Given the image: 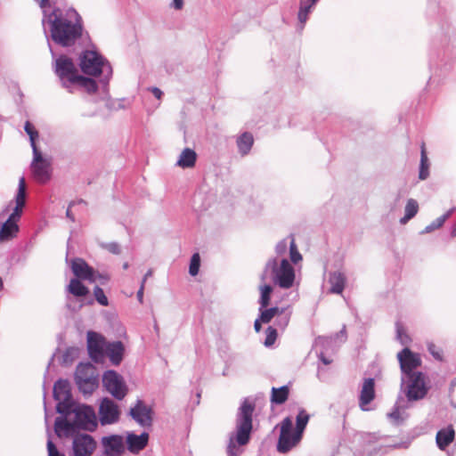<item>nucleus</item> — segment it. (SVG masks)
Returning <instances> with one entry per match:
<instances>
[{
  "mask_svg": "<svg viewBox=\"0 0 456 456\" xmlns=\"http://www.w3.org/2000/svg\"><path fill=\"white\" fill-rule=\"evenodd\" d=\"M42 23L49 25L52 39L61 46L74 45L82 35L81 17L75 9L68 10L65 17L61 12H51L49 17L42 19Z\"/></svg>",
  "mask_w": 456,
  "mask_h": 456,
  "instance_id": "f257e3e1",
  "label": "nucleus"
},
{
  "mask_svg": "<svg viewBox=\"0 0 456 456\" xmlns=\"http://www.w3.org/2000/svg\"><path fill=\"white\" fill-rule=\"evenodd\" d=\"M428 390L427 377L423 372L401 376L400 392L406 399L398 396L393 411L387 414L388 418L396 423L403 421L409 403L424 399Z\"/></svg>",
  "mask_w": 456,
  "mask_h": 456,
  "instance_id": "f03ea898",
  "label": "nucleus"
},
{
  "mask_svg": "<svg viewBox=\"0 0 456 456\" xmlns=\"http://www.w3.org/2000/svg\"><path fill=\"white\" fill-rule=\"evenodd\" d=\"M62 415L64 419L57 418L54 423V431L60 437L74 436L77 429L93 431L97 427L96 414L91 406L73 404L71 409Z\"/></svg>",
  "mask_w": 456,
  "mask_h": 456,
  "instance_id": "7ed1b4c3",
  "label": "nucleus"
},
{
  "mask_svg": "<svg viewBox=\"0 0 456 456\" xmlns=\"http://www.w3.org/2000/svg\"><path fill=\"white\" fill-rule=\"evenodd\" d=\"M254 411L255 403L245 398L237 412L235 431L229 436L227 456H240L243 452L242 447L249 442Z\"/></svg>",
  "mask_w": 456,
  "mask_h": 456,
  "instance_id": "20e7f679",
  "label": "nucleus"
},
{
  "mask_svg": "<svg viewBox=\"0 0 456 456\" xmlns=\"http://www.w3.org/2000/svg\"><path fill=\"white\" fill-rule=\"evenodd\" d=\"M269 273L273 283L281 289H290L294 284L295 270L288 261V258H282L281 261H278V259H268L260 275L261 281H265Z\"/></svg>",
  "mask_w": 456,
  "mask_h": 456,
  "instance_id": "39448f33",
  "label": "nucleus"
},
{
  "mask_svg": "<svg viewBox=\"0 0 456 456\" xmlns=\"http://www.w3.org/2000/svg\"><path fill=\"white\" fill-rule=\"evenodd\" d=\"M80 67L84 73L91 76L102 74L101 82L104 86L109 83L112 69L109 62L94 51H86L80 58Z\"/></svg>",
  "mask_w": 456,
  "mask_h": 456,
  "instance_id": "423d86ee",
  "label": "nucleus"
},
{
  "mask_svg": "<svg viewBox=\"0 0 456 456\" xmlns=\"http://www.w3.org/2000/svg\"><path fill=\"white\" fill-rule=\"evenodd\" d=\"M26 184L25 179L21 177L19 181V188L16 195V206L8 219L3 224L0 230V241L9 240L13 238L19 231L17 221L21 215V209L25 205Z\"/></svg>",
  "mask_w": 456,
  "mask_h": 456,
  "instance_id": "0eeeda50",
  "label": "nucleus"
},
{
  "mask_svg": "<svg viewBox=\"0 0 456 456\" xmlns=\"http://www.w3.org/2000/svg\"><path fill=\"white\" fill-rule=\"evenodd\" d=\"M53 69L59 77L62 87L73 94L76 81L79 77L78 71L72 60L66 55H61L54 61Z\"/></svg>",
  "mask_w": 456,
  "mask_h": 456,
  "instance_id": "6e6552de",
  "label": "nucleus"
},
{
  "mask_svg": "<svg viewBox=\"0 0 456 456\" xmlns=\"http://www.w3.org/2000/svg\"><path fill=\"white\" fill-rule=\"evenodd\" d=\"M76 383L84 395H91L98 386V374L93 364L80 363L76 370Z\"/></svg>",
  "mask_w": 456,
  "mask_h": 456,
  "instance_id": "1a4fd4ad",
  "label": "nucleus"
},
{
  "mask_svg": "<svg viewBox=\"0 0 456 456\" xmlns=\"http://www.w3.org/2000/svg\"><path fill=\"white\" fill-rule=\"evenodd\" d=\"M301 438L300 435L293 431L292 419L289 417L285 418L281 423L277 451L281 453L289 452L300 442Z\"/></svg>",
  "mask_w": 456,
  "mask_h": 456,
  "instance_id": "9d476101",
  "label": "nucleus"
},
{
  "mask_svg": "<svg viewBox=\"0 0 456 456\" xmlns=\"http://www.w3.org/2000/svg\"><path fill=\"white\" fill-rule=\"evenodd\" d=\"M53 397L58 402L56 411L60 414L69 411L74 403L71 398L70 385L68 380L59 379L53 386Z\"/></svg>",
  "mask_w": 456,
  "mask_h": 456,
  "instance_id": "9b49d317",
  "label": "nucleus"
},
{
  "mask_svg": "<svg viewBox=\"0 0 456 456\" xmlns=\"http://www.w3.org/2000/svg\"><path fill=\"white\" fill-rule=\"evenodd\" d=\"M31 171L35 179L41 183L51 178V159L44 157L37 147H34Z\"/></svg>",
  "mask_w": 456,
  "mask_h": 456,
  "instance_id": "f8f14e48",
  "label": "nucleus"
},
{
  "mask_svg": "<svg viewBox=\"0 0 456 456\" xmlns=\"http://www.w3.org/2000/svg\"><path fill=\"white\" fill-rule=\"evenodd\" d=\"M102 384L106 390L118 400H122L127 394L123 378L114 370H108L103 374Z\"/></svg>",
  "mask_w": 456,
  "mask_h": 456,
  "instance_id": "ddd939ff",
  "label": "nucleus"
},
{
  "mask_svg": "<svg viewBox=\"0 0 456 456\" xmlns=\"http://www.w3.org/2000/svg\"><path fill=\"white\" fill-rule=\"evenodd\" d=\"M400 363L401 376L421 373L418 368L421 365V358L419 354L413 353L408 347L403 348L397 354Z\"/></svg>",
  "mask_w": 456,
  "mask_h": 456,
  "instance_id": "4468645a",
  "label": "nucleus"
},
{
  "mask_svg": "<svg viewBox=\"0 0 456 456\" xmlns=\"http://www.w3.org/2000/svg\"><path fill=\"white\" fill-rule=\"evenodd\" d=\"M288 250L289 258L293 264H297L302 260V255L299 253L293 235H289L285 239L280 240L275 246V256L270 259H278L281 261L282 258H287Z\"/></svg>",
  "mask_w": 456,
  "mask_h": 456,
  "instance_id": "2eb2a0df",
  "label": "nucleus"
},
{
  "mask_svg": "<svg viewBox=\"0 0 456 456\" xmlns=\"http://www.w3.org/2000/svg\"><path fill=\"white\" fill-rule=\"evenodd\" d=\"M107 343L102 336L94 332H87V349L90 357L95 362H102L104 359V350Z\"/></svg>",
  "mask_w": 456,
  "mask_h": 456,
  "instance_id": "dca6fc26",
  "label": "nucleus"
},
{
  "mask_svg": "<svg viewBox=\"0 0 456 456\" xmlns=\"http://www.w3.org/2000/svg\"><path fill=\"white\" fill-rule=\"evenodd\" d=\"M119 419V410L117 403L109 398H103L99 407V419L102 425H110Z\"/></svg>",
  "mask_w": 456,
  "mask_h": 456,
  "instance_id": "f3484780",
  "label": "nucleus"
},
{
  "mask_svg": "<svg viewBox=\"0 0 456 456\" xmlns=\"http://www.w3.org/2000/svg\"><path fill=\"white\" fill-rule=\"evenodd\" d=\"M96 447L94 438L87 434H77L73 438L74 456H91Z\"/></svg>",
  "mask_w": 456,
  "mask_h": 456,
  "instance_id": "a211bd4d",
  "label": "nucleus"
},
{
  "mask_svg": "<svg viewBox=\"0 0 456 456\" xmlns=\"http://www.w3.org/2000/svg\"><path fill=\"white\" fill-rule=\"evenodd\" d=\"M70 268L76 279L94 282L96 272L82 258H75L70 263Z\"/></svg>",
  "mask_w": 456,
  "mask_h": 456,
  "instance_id": "6ab92c4d",
  "label": "nucleus"
},
{
  "mask_svg": "<svg viewBox=\"0 0 456 456\" xmlns=\"http://www.w3.org/2000/svg\"><path fill=\"white\" fill-rule=\"evenodd\" d=\"M375 398V381L374 379H365L362 382L359 395V407L363 411H370V403Z\"/></svg>",
  "mask_w": 456,
  "mask_h": 456,
  "instance_id": "aec40b11",
  "label": "nucleus"
},
{
  "mask_svg": "<svg viewBox=\"0 0 456 456\" xmlns=\"http://www.w3.org/2000/svg\"><path fill=\"white\" fill-rule=\"evenodd\" d=\"M151 409L141 400H138L134 407L130 410L131 417L142 427H149L151 425Z\"/></svg>",
  "mask_w": 456,
  "mask_h": 456,
  "instance_id": "412c9836",
  "label": "nucleus"
},
{
  "mask_svg": "<svg viewBox=\"0 0 456 456\" xmlns=\"http://www.w3.org/2000/svg\"><path fill=\"white\" fill-rule=\"evenodd\" d=\"M102 444L106 456H120L124 451L123 438L118 435L102 437Z\"/></svg>",
  "mask_w": 456,
  "mask_h": 456,
  "instance_id": "4be33fe9",
  "label": "nucleus"
},
{
  "mask_svg": "<svg viewBox=\"0 0 456 456\" xmlns=\"http://www.w3.org/2000/svg\"><path fill=\"white\" fill-rule=\"evenodd\" d=\"M149 435L145 432L139 436L128 433L126 436L127 449L133 453H137L147 445Z\"/></svg>",
  "mask_w": 456,
  "mask_h": 456,
  "instance_id": "5701e85b",
  "label": "nucleus"
},
{
  "mask_svg": "<svg viewBox=\"0 0 456 456\" xmlns=\"http://www.w3.org/2000/svg\"><path fill=\"white\" fill-rule=\"evenodd\" d=\"M123 353L124 346L120 341L107 343L104 350V355L106 354L115 365L119 364L122 361Z\"/></svg>",
  "mask_w": 456,
  "mask_h": 456,
  "instance_id": "b1692460",
  "label": "nucleus"
},
{
  "mask_svg": "<svg viewBox=\"0 0 456 456\" xmlns=\"http://www.w3.org/2000/svg\"><path fill=\"white\" fill-rule=\"evenodd\" d=\"M346 275L339 272H332L329 276V283L330 284V292L333 294H341L346 285Z\"/></svg>",
  "mask_w": 456,
  "mask_h": 456,
  "instance_id": "393cba45",
  "label": "nucleus"
},
{
  "mask_svg": "<svg viewBox=\"0 0 456 456\" xmlns=\"http://www.w3.org/2000/svg\"><path fill=\"white\" fill-rule=\"evenodd\" d=\"M197 159L196 152L190 148L183 150L176 161V166L182 168H191L195 166Z\"/></svg>",
  "mask_w": 456,
  "mask_h": 456,
  "instance_id": "a878e982",
  "label": "nucleus"
},
{
  "mask_svg": "<svg viewBox=\"0 0 456 456\" xmlns=\"http://www.w3.org/2000/svg\"><path fill=\"white\" fill-rule=\"evenodd\" d=\"M318 0H300L297 19L301 25V29L304 28L308 15L315 6Z\"/></svg>",
  "mask_w": 456,
  "mask_h": 456,
  "instance_id": "bb28decb",
  "label": "nucleus"
},
{
  "mask_svg": "<svg viewBox=\"0 0 456 456\" xmlns=\"http://www.w3.org/2000/svg\"><path fill=\"white\" fill-rule=\"evenodd\" d=\"M63 2L64 0H40V8L43 12V18L49 17L51 12H55V14L61 13V11L59 4Z\"/></svg>",
  "mask_w": 456,
  "mask_h": 456,
  "instance_id": "cd10ccee",
  "label": "nucleus"
},
{
  "mask_svg": "<svg viewBox=\"0 0 456 456\" xmlns=\"http://www.w3.org/2000/svg\"><path fill=\"white\" fill-rule=\"evenodd\" d=\"M454 438V430L452 428L442 429L436 434V444L439 449L444 450Z\"/></svg>",
  "mask_w": 456,
  "mask_h": 456,
  "instance_id": "c85d7f7f",
  "label": "nucleus"
},
{
  "mask_svg": "<svg viewBox=\"0 0 456 456\" xmlns=\"http://www.w3.org/2000/svg\"><path fill=\"white\" fill-rule=\"evenodd\" d=\"M254 138L250 133H243L237 140V146L241 155H247L253 145Z\"/></svg>",
  "mask_w": 456,
  "mask_h": 456,
  "instance_id": "c756f323",
  "label": "nucleus"
},
{
  "mask_svg": "<svg viewBox=\"0 0 456 456\" xmlns=\"http://www.w3.org/2000/svg\"><path fill=\"white\" fill-rule=\"evenodd\" d=\"M258 289L260 292V297L258 300V303L260 305L259 310H262L264 308H266L270 304L273 287L270 284H266L265 281L261 282Z\"/></svg>",
  "mask_w": 456,
  "mask_h": 456,
  "instance_id": "7c9ffc66",
  "label": "nucleus"
},
{
  "mask_svg": "<svg viewBox=\"0 0 456 456\" xmlns=\"http://www.w3.org/2000/svg\"><path fill=\"white\" fill-rule=\"evenodd\" d=\"M67 290L75 297H85L89 293V289L80 281V279L76 278L70 280Z\"/></svg>",
  "mask_w": 456,
  "mask_h": 456,
  "instance_id": "2f4dec72",
  "label": "nucleus"
},
{
  "mask_svg": "<svg viewBox=\"0 0 456 456\" xmlns=\"http://www.w3.org/2000/svg\"><path fill=\"white\" fill-rule=\"evenodd\" d=\"M419 210V204L417 200L413 199H409L407 200L406 206L404 208V216L400 219V223L402 224H406L411 218H413Z\"/></svg>",
  "mask_w": 456,
  "mask_h": 456,
  "instance_id": "473e14b6",
  "label": "nucleus"
},
{
  "mask_svg": "<svg viewBox=\"0 0 456 456\" xmlns=\"http://www.w3.org/2000/svg\"><path fill=\"white\" fill-rule=\"evenodd\" d=\"M429 175V163L428 159L427 156L425 144L422 143L421 145V151H420V165H419V178L420 180H426Z\"/></svg>",
  "mask_w": 456,
  "mask_h": 456,
  "instance_id": "72a5a7b5",
  "label": "nucleus"
},
{
  "mask_svg": "<svg viewBox=\"0 0 456 456\" xmlns=\"http://www.w3.org/2000/svg\"><path fill=\"white\" fill-rule=\"evenodd\" d=\"M289 396V387L287 386H282L279 388L273 387L272 388V396L271 401L273 403L281 404L285 403Z\"/></svg>",
  "mask_w": 456,
  "mask_h": 456,
  "instance_id": "f704fd0d",
  "label": "nucleus"
},
{
  "mask_svg": "<svg viewBox=\"0 0 456 456\" xmlns=\"http://www.w3.org/2000/svg\"><path fill=\"white\" fill-rule=\"evenodd\" d=\"M77 87L83 88L89 94L95 93L97 90V85L94 79L89 78V77H85L81 75L77 78V81H76L75 89Z\"/></svg>",
  "mask_w": 456,
  "mask_h": 456,
  "instance_id": "c9c22d12",
  "label": "nucleus"
},
{
  "mask_svg": "<svg viewBox=\"0 0 456 456\" xmlns=\"http://www.w3.org/2000/svg\"><path fill=\"white\" fill-rule=\"evenodd\" d=\"M453 211H454V208H452V209L448 210L444 215L436 218L430 224L426 226L424 231H422L421 233H428V232H431L440 228L444 224L446 219L451 216V215L453 213Z\"/></svg>",
  "mask_w": 456,
  "mask_h": 456,
  "instance_id": "e433bc0d",
  "label": "nucleus"
},
{
  "mask_svg": "<svg viewBox=\"0 0 456 456\" xmlns=\"http://www.w3.org/2000/svg\"><path fill=\"white\" fill-rule=\"evenodd\" d=\"M291 312L284 308H280L278 314H276L275 325L281 330H284L290 320Z\"/></svg>",
  "mask_w": 456,
  "mask_h": 456,
  "instance_id": "4c0bfd02",
  "label": "nucleus"
},
{
  "mask_svg": "<svg viewBox=\"0 0 456 456\" xmlns=\"http://www.w3.org/2000/svg\"><path fill=\"white\" fill-rule=\"evenodd\" d=\"M309 420V415L305 411L301 410L297 416V427L295 432L302 436L303 431L305 428Z\"/></svg>",
  "mask_w": 456,
  "mask_h": 456,
  "instance_id": "58836bf2",
  "label": "nucleus"
},
{
  "mask_svg": "<svg viewBox=\"0 0 456 456\" xmlns=\"http://www.w3.org/2000/svg\"><path fill=\"white\" fill-rule=\"evenodd\" d=\"M280 311L279 307H271V308H264L260 310V320L264 323H268L271 322V320L278 314Z\"/></svg>",
  "mask_w": 456,
  "mask_h": 456,
  "instance_id": "ea45409f",
  "label": "nucleus"
},
{
  "mask_svg": "<svg viewBox=\"0 0 456 456\" xmlns=\"http://www.w3.org/2000/svg\"><path fill=\"white\" fill-rule=\"evenodd\" d=\"M24 129H25V132L29 136L30 145H31L32 151H34V147H37L36 139L38 137V133L29 121H27L25 123Z\"/></svg>",
  "mask_w": 456,
  "mask_h": 456,
  "instance_id": "a19ab883",
  "label": "nucleus"
},
{
  "mask_svg": "<svg viewBox=\"0 0 456 456\" xmlns=\"http://www.w3.org/2000/svg\"><path fill=\"white\" fill-rule=\"evenodd\" d=\"M200 266V256L199 253H194L191 256L190 266H189V273L191 276H196L199 273Z\"/></svg>",
  "mask_w": 456,
  "mask_h": 456,
  "instance_id": "79ce46f5",
  "label": "nucleus"
},
{
  "mask_svg": "<svg viewBox=\"0 0 456 456\" xmlns=\"http://www.w3.org/2000/svg\"><path fill=\"white\" fill-rule=\"evenodd\" d=\"M396 337L403 345H407L411 340L410 337L406 334L404 328L400 323H396Z\"/></svg>",
  "mask_w": 456,
  "mask_h": 456,
  "instance_id": "37998d69",
  "label": "nucleus"
},
{
  "mask_svg": "<svg viewBox=\"0 0 456 456\" xmlns=\"http://www.w3.org/2000/svg\"><path fill=\"white\" fill-rule=\"evenodd\" d=\"M94 294L95 299L97 300V302L100 305H102L103 306L108 305V304H109L108 298L105 296L103 290L99 286H96L94 288Z\"/></svg>",
  "mask_w": 456,
  "mask_h": 456,
  "instance_id": "c03bdc74",
  "label": "nucleus"
},
{
  "mask_svg": "<svg viewBox=\"0 0 456 456\" xmlns=\"http://www.w3.org/2000/svg\"><path fill=\"white\" fill-rule=\"evenodd\" d=\"M101 247L114 255H119L121 252L120 246L117 242L102 243Z\"/></svg>",
  "mask_w": 456,
  "mask_h": 456,
  "instance_id": "a18cd8bd",
  "label": "nucleus"
},
{
  "mask_svg": "<svg viewBox=\"0 0 456 456\" xmlns=\"http://www.w3.org/2000/svg\"><path fill=\"white\" fill-rule=\"evenodd\" d=\"M276 337H277L276 329H274L273 327H269L266 330V338H265V345L266 346H272L274 343V341L276 339Z\"/></svg>",
  "mask_w": 456,
  "mask_h": 456,
  "instance_id": "49530a36",
  "label": "nucleus"
},
{
  "mask_svg": "<svg viewBox=\"0 0 456 456\" xmlns=\"http://www.w3.org/2000/svg\"><path fill=\"white\" fill-rule=\"evenodd\" d=\"M428 350L435 359L438 361L442 360V351L438 347H436L435 344L431 342L428 343Z\"/></svg>",
  "mask_w": 456,
  "mask_h": 456,
  "instance_id": "de8ad7c7",
  "label": "nucleus"
},
{
  "mask_svg": "<svg viewBox=\"0 0 456 456\" xmlns=\"http://www.w3.org/2000/svg\"><path fill=\"white\" fill-rule=\"evenodd\" d=\"M48 456H65L58 452L51 439L47 441Z\"/></svg>",
  "mask_w": 456,
  "mask_h": 456,
  "instance_id": "09e8293b",
  "label": "nucleus"
},
{
  "mask_svg": "<svg viewBox=\"0 0 456 456\" xmlns=\"http://www.w3.org/2000/svg\"><path fill=\"white\" fill-rule=\"evenodd\" d=\"M171 7L175 8V10H181L183 7V0H173L171 4Z\"/></svg>",
  "mask_w": 456,
  "mask_h": 456,
  "instance_id": "8fccbe9b",
  "label": "nucleus"
},
{
  "mask_svg": "<svg viewBox=\"0 0 456 456\" xmlns=\"http://www.w3.org/2000/svg\"><path fill=\"white\" fill-rule=\"evenodd\" d=\"M144 287L143 282H141V286L139 290L137 291V298L140 303L143 302V292H144Z\"/></svg>",
  "mask_w": 456,
  "mask_h": 456,
  "instance_id": "3c124183",
  "label": "nucleus"
},
{
  "mask_svg": "<svg viewBox=\"0 0 456 456\" xmlns=\"http://www.w3.org/2000/svg\"><path fill=\"white\" fill-rule=\"evenodd\" d=\"M151 93L158 99H160L161 96H162V91L159 88H158V87H152L151 88Z\"/></svg>",
  "mask_w": 456,
  "mask_h": 456,
  "instance_id": "603ef678",
  "label": "nucleus"
},
{
  "mask_svg": "<svg viewBox=\"0 0 456 456\" xmlns=\"http://www.w3.org/2000/svg\"><path fill=\"white\" fill-rule=\"evenodd\" d=\"M74 204H75V202H71V203L69 204V208H68L67 211H66V216H67L68 218H69L72 222H74V221H75V217H74V216L71 214L70 208H71V206H73Z\"/></svg>",
  "mask_w": 456,
  "mask_h": 456,
  "instance_id": "864d4df0",
  "label": "nucleus"
},
{
  "mask_svg": "<svg viewBox=\"0 0 456 456\" xmlns=\"http://www.w3.org/2000/svg\"><path fill=\"white\" fill-rule=\"evenodd\" d=\"M96 280H100L101 284H104L109 280V278L108 276L100 274L96 272Z\"/></svg>",
  "mask_w": 456,
  "mask_h": 456,
  "instance_id": "5fc2aeb1",
  "label": "nucleus"
},
{
  "mask_svg": "<svg viewBox=\"0 0 456 456\" xmlns=\"http://www.w3.org/2000/svg\"><path fill=\"white\" fill-rule=\"evenodd\" d=\"M261 322H262L260 320V317L255 321L254 328H255L256 332H259L260 330H261Z\"/></svg>",
  "mask_w": 456,
  "mask_h": 456,
  "instance_id": "6e6d98bb",
  "label": "nucleus"
},
{
  "mask_svg": "<svg viewBox=\"0 0 456 456\" xmlns=\"http://www.w3.org/2000/svg\"><path fill=\"white\" fill-rule=\"evenodd\" d=\"M153 273V271L151 269L148 270V272L144 274L142 282H143V286H145V282L149 277H151Z\"/></svg>",
  "mask_w": 456,
  "mask_h": 456,
  "instance_id": "4d7b16f0",
  "label": "nucleus"
},
{
  "mask_svg": "<svg viewBox=\"0 0 456 456\" xmlns=\"http://www.w3.org/2000/svg\"><path fill=\"white\" fill-rule=\"evenodd\" d=\"M320 360L324 363V364H330L331 362L330 360L327 359L324 355H323V353H321L320 354Z\"/></svg>",
  "mask_w": 456,
  "mask_h": 456,
  "instance_id": "13d9d810",
  "label": "nucleus"
},
{
  "mask_svg": "<svg viewBox=\"0 0 456 456\" xmlns=\"http://www.w3.org/2000/svg\"><path fill=\"white\" fill-rule=\"evenodd\" d=\"M340 336L343 337L344 338H346V328H345V326L343 327L342 330L339 333H337L335 335V338H338Z\"/></svg>",
  "mask_w": 456,
  "mask_h": 456,
  "instance_id": "bf43d9fd",
  "label": "nucleus"
},
{
  "mask_svg": "<svg viewBox=\"0 0 456 456\" xmlns=\"http://www.w3.org/2000/svg\"><path fill=\"white\" fill-rule=\"evenodd\" d=\"M77 352V350L76 348H70V349L67 350L66 356L69 355V354H74Z\"/></svg>",
  "mask_w": 456,
  "mask_h": 456,
  "instance_id": "052dcab7",
  "label": "nucleus"
},
{
  "mask_svg": "<svg viewBox=\"0 0 456 456\" xmlns=\"http://www.w3.org/2000/svg\"><path fill=\"white\" fill-rule=\"evenodd\" d=\"M451 235L452 237H456V225L452 228V230L451 232Z\"/></svg>",
  "mask_w": 456,
  "mask_h": 456,
  "instance_id": "680f3d73",
  "label": "nucleus"
},
{
  "mask_svg": "<svg viewBox=\"0 0 456 456\" xmlns=\"http://www.w3.org/2000/svg\"><path fill=\"white\" fill-rule=\"evenodd\" d=\"M3 287H4L3 280L0 277V290H2Z\"/></svg>",
  "mask_w": 456,
  "mask_h": 456,
  "instance_id": "e2e57ef3",
  "label": "nucleus"
},
{
  "mask_svg": "<svg viewBox=\"0 0 456 456\" xmlns=\"http://www.w3.org/2000/svg\"><path fill=\"white\" fill-rule=\"evenodd\" d=\"M319 341L324 343V342H328V338H319Z\"/></svg>",
  "mask_w": 456,
  "mask_h": 456,
  "instance_id": "0e129e2a",
  "label": "nucleus"
},
{
  "mask_svg": "<svg viewBox=\"0 0 456 456\" xmlns=\"http://www.w3.org/2000/svg\"><path fill=\"white\" fill-rule=\"evenodd\" d=\"M123 268H124V269H127V268H128V264H127V263H125V264L123 265Z\"/></svg>",
  "mask_w": 456,
  "mask_h": 456,
  "instance_id": "69168bd1",
  "label": "nucleus"
},
{
  "mask_svg": "<svg viewBox=\"0 0 456 456\" xmlns=\"http://www.w3.org/2000/svg\"><path fill=\"white\" fill-rule=\"evenodd\" d=\"M35 2H37L38 4V5L40 6V0H34Z\"/></svg>",
  "mask_w": 456,
  "mask_h": 456,
  "instance_id": "338daca9",
  "label": "nucleus"
},
{
  "mask_svg": "<svg viewBox=\"0 0 456 456\" xmlns=\"http://www.w3.org/2000/svg\"><path fill=\"white\" fill-rule=\"evenodd\" d=\"M452 456H456V453H452Z\"/></svg>",
  "mask_w": 456,
  "mask_h": 456,
  "instance_id": "774afa93",
  "label": "nucleus"
}]
</instances>
